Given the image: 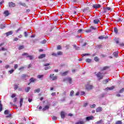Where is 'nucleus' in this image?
<instances>
[{"instance_id": "nucleus-1", "label": "nucleus", "mask_w": 124, "mask_h": 124, "mask_svg": "<svg viewBox=\"0 0 124 124\" xmlns=\"http://www.w3.org/2000/svg\"><path fill=\"white\" fill-rule=\"evenodd\" d=\"M96 76L97 78H98L99 80H101V79H103V77H104V73L99 72L96 74Z\"/></svg>"}, {"instance_id": "nucleus-2", "label": "nucleus", "mask_w": 124, "mask_h": 124, "mask_svg": "<svg viewBox=\"0 0 124 124\" xmlns=\"http://www.w3.org/2000/svg\"><path fill=\"white\" fill-rule=\"evenodd\" d=\"M93 88V86L90 84H87L86 86V89H87L88 91L92 90Z\"/></svg>"}, {"instance_id": "nucleus-3", "label": "nucleus", "mask_w": 124, "mask_h": 124, "mask_svg": "<svg viewBox=\"0 0 124 124\" xmlns=\"http://www.w3.org/2000/svg\"><path fill=\"white\" fill-rule=\"evenodd\" d=\"M63 82H65V81H68L70 84L72 83V79L71 78H66L63 80Z\"/></svg>"}, {"instance_id": "nucleus-4", "label": "nucleus", "mask_w": 124, "mask_h": 124, "mask_svg": "<svg viewBox=\"0 0 124 124\" xmlns=\"http://www.w3.org/2000/svg\"><path fill=\"white\" fill-rule=\"evenodd\" d=\"M93 7L95 9H97L98 8H100V7H101V5L99 4H95L93 5Z\"/></svg>"}, {"instance_id": "nucleus-5", "label": "nucleus", "mask_w": 124, "mask_h": 124, "mask_svg": "<svg viewBox=\"0 0 124 124\" xmlns=\"http://www.w3.org/2000/svg\"><path fill=\"white\" fill-rule=\"evenodd\" d=\"M100 22V18H95L93 20L94 24H97Z\"/></svg>"}, {"instance_id": "nucleus-6", "label": "nucleus", "mask_w": 124, "mask_h": 124, "mask_svg": "<svg viewBox=\"0 0 124 124\" xmlns=\"http://www.w3.org/2000/svg\"><path fill=\"white\" fill-rule=\"evenodd\" d=\"M9 6L10 7H15V6H16V4H15V3L12 2L9 3Z\"/></svg>"}, {"instance_id": "nucleus-7", "label": "nucleus", "mask_w": 124, "mask_h": 124, "mask_svg": "<svg viewBox=\"0 0 124 124\" xmlns=\"http://www.w3.org/2000/svg\"><path fill=\"white\" fill-rule=\"evenodd\" d=\"M101 111H102V108L100 107H99L96 109V112H97L98 113L99 112H101Z\"/></svg>"}, {"instance_id": "nucleus-8", "label": "nucleus", "mask_w": 124, "mask_h": 124, "mask_svg": "<svg viewBox=\"0 0 124 124\" xmlns=\"http://www.w3.org/2000/svg\"><path fill=\"white\" fill-rule=\"evenodd\" d=\"M61 118L62 119H64V117H65V113L63 111H62L61 113Z\"/></svg>"}, {"instance_id": "nucleus-9", "label": "nucleus", "mask_w": 124, "mask_h": 124, "mask_svg": "<svg viewBox=\"0 0 124 124\" xmlns=\"http://www.w3.org/2000/svg\"><path fill=\"white\" fill-rule=\"evenodd\" d=\"M13 33V31H9L8 32L6 33V35L7 36H9V35H11Z\"/></svg>"}, {"instance_id": "nucleus-10", "label": "nucleus", "mask_w": 124, "mask_h": 124, "mask_svg": "<svg viewBox=\"0 0 124 124\" xmlns=\"http://www.w3.org/2000/svg\"><path fill=\"white\" fill-rule=\"evenodd\" d=\"M69 71H67L66 72H64V73H61V76H65L66 75H67Z\"/></svg>"}, {"instance_id": "nucleus-11", "label": "nucleus", "mask_w": 124, "mask_h": 124, "mask_svg": "<svg viewBox=\"0 0 124 124\" xmlns=\"http://www.w3.org/2000/svg\"><path fill=\"white\" fill-rule=\"evenodd\" d=\"M91 120H93V116H88L86 117V121H91Z\"/></svg>"}, {"instance_id": "nucleus-12", "label": "nucleus", "mask_w": 124, "mask_h": 124, "mask_svg": "<svg viewBox=\"0 0 124 124\" xmlns=\"http://www.w3.org/2000/svg\"><path fill=\"white\" fill-rule=\"evenodd\" d=\"M113 55L115 58H118V57H119V53L118 52H114L113 53Z\"/></svg>"}, {"instance_id": "nucleus-13", "label": "nucleus", "mask_w": 124, "mask_h": 124, "mask_svg": "<svg viewBox=\"0 0 124 124\" xmlns=\"http://www.w3.org/2000/svg\"><path fill=\"white\" fill-rule=\"evenodd\" d=\"M45 57H46V54H41V55H40L38 58L39 59H43V58H45Z\"/></svg>"}, {"instance_id": "nucleus-14", "label": "nucleus", "mask_w": 124, "mask_h": 124, "mask_svg": "<svg viewBox=\"0 0 124 124\" xmlns=\"http://www.w3.org/2000/svg\"><path fill=\"white\" fill-rule=\"evenodd\" d=\"M109 82V79H106L104 80H103V84H104L105 85Z\"/></svg>"}, {"instance_id": "nucleus-15", "label": "nucleus", "mask_w": 124, "mask_h": 124, "mask_svg": "<svg viewBox=\"0 0 124 124\" xmlns=\"http://www.w3.org/2000/svg\"><path fill=\"white\" fill-rule=\"evenodd\" d=\"M19 103H20V107H22V105H23V98H20Z\"/></svg>"}, {"instance_id": "nucleus-16", "label": "nucleus", "mask_w": 124, "mask_h": 124, "mask_svg": "<svg viewBox=\"0 0 124 124\" xmlns=\"http://www.w3.org/2000/svg\"><path fill=\"white\" fill-rule=\"evenodd\" d=\"M114 88H115V87H114V86H111L110 87H108V88H106V91H107L108 90H114Z\"/></svg>"}, {"instance_id": "nucleus-17", "label": "nucleus", "mask_w": 124, "mask_h": 124, "mask_svg": "<svg viewBox=\"0 0 124 124\" xmlns=\"http://www.w3.org/2000/svg\"><path fill=\"white\" fill-rule=\"evenodd\" d=\"M49 106H46L45 107V108H43V111H46V110H48V109H49Z\"/></svg>"}, {"instance_id": "nucleus-18", "label": "nucleus", "mask_w": 124, "mask_h": 124, "mask_svg": "<svg viewBox=\"0 0 124 124\" xmlns=\"http://www.w3.org/2000/svg\"><path fill=\"white\" fill-rule=\"evenodd\" d=\"M4 14L5 15V17H7V16H8L9 15V12L8 11H6L4 12Z\"/></svg>"}, {"instance_id": "nucleus-19", "label": "nucleus", "mask_w": 124, "mask_h": 124, "mask_svg": "<svg viewBox=\"0 0 124 124\" xmlns=\"http://www.w3.org/2000/svg\"><path fill=\"white\" fill-rule=\"evenodd\" d=\"M30 90H31V87H28L27 88H25V91L26 92V93H29Z\"/></svg>"}, {"instance_id": "nucleus-20", "label": "nucleus", "mask_w": 124, "mask_h": 124, "mask_svg": "<svg viewBox=\"0 0 124 124\" xmlns=\"http://www.w3.org/2000/svg\"><path fill=\"white\" fill-rule=\"evenodd\" d=\"M37 77L38 79H42L44 77V75H38Z\"/></svg>"}, {"instance_id": "nucleus-21", "label": "nucleus", "mask_w": 124, "mask_h": 124, "mask_svg": "<svg viewBox=\"0 0 124 124\" xmlns=\"http://www.w3.org/2000/svg\"><path fill=\"white\" fill-rule=\"evenodd\" d=\"M85 124V122H84L83 121H78L77 123H76L75 124Z\"/></svg>"}, {"instance_id": "nucleus-22", "label": "nucleus", "mask_w": 124, "mask_h": 124, "mask_svg": "<svg viewBox=\"0 0 124 124\" xmlns=\"http://www.w3.org/2000/svg\"><path fill=\"white\" fill-rule=\"evenodd\" d=\"M5 28V25L4 24H0V29H3Z\"/></svg>"}, {"instance_id": "nucleus-23", "label": "nucleus", "mask_w": 124, "mask_h": 124, "mask_svg": "<svg viewBox=\"0 0 124 124\" xmlns=\"http://www.w3.org/2000/svg\"><path fill=\"white\" fill-rule=\"evenodd\" d=\"M114 31V32H115V33H118V32H119V30H118V28L115 27Z\"/></svg>"}, {"instance_id": "nucleus-24", "label": "nucleus", "mask_w": 124, "mask_h": 124, "mask_svg": "<svg viewBox=\"0 0 124 124\" xmlns=\"http://www.w3.org/2000/svg\"><path fill=\"white\" fill-rule=\"evenodd\" d=\"M40 92V89L38 88L37 89H36L34 91V93H39Z\"/></svg>"}, {"instance_id": "nucleus-25", "label": "nucleus", "mask_w": 124, "mask_h": 124, "mask_svg": "<svg viewBox=\"0 0 124 124\" xmlns=\"http://www.w3.org/2000/svg\"><path fill=\"white\" fill-rule=\"evenodd\" d=\"M9 112H10L9 110L7 109V110L4 111V114L5 115H8V114H9Z\"/></svg>"}, {"instance_id": "nucleus-26", "label": "nucleus", "mask_w": 124, "mask_h": 124, "mask_svg": "<svg viewBox=\"0 0 124 124\" xmlns=\"http://www.w3.org/2000/svg\"><path fill=\"white\" fill-rule=\"evenodd\" d=\"M108 68H109V67L108 66H105L103 68V69H102V70H106L107 69H108Z\"/></svg>"}, {"instance_id": "nucleus-27", "label": "nucleus", "mask_w": 124, "mask_h": 124, "mask_svg": "<svg viewBox=\"0 0 124 124\" xmlns=\"http://www.w3.org/2000/svg\"><path fill=\"white\" fill-rule=\"evenodd\" d=\"M73 94H74V91L72 90L70 93V96H73Z\"/></svg>"}, {"instance_id": "nucleus-28", "label": "nucleus", "mask_w": 124, "mask_h": 124, "mask_svg": "<svg viewBox=\"0 0 124 124\" xmlns=\"http://www.w3.org/2000/svg\"><path fill=\"white\" fill-rule=\"evenodd\" d=\"M57 78H58V77L57 76H55L52 77L51 79L52 80V81H55V80H57Z\"/></svg>"}, {"instance_id": "nucleus-29", "label": "nucleus", "mask_w": 124, "mask_h": 124, "mask_svg": "<svg viewBox=\"0 0 124 124\" xmlns=\"http://www.w3.org/2000/svg\"><path fill=\"white\" fill-rule=\"evenodd\" d=\"M27 58H29V60H33V56L29 55V56H27Z\"/></svg>"}, {"instance_id": "nucleus-30", "label": "nucleus", "mask_w": 124, "mask_h": 124, "mask_svg": "<svg viewBox=\"0 0 124 124\" xmlns=\"http://www.w3.org/2000/svg\"><path fill=\"white\" fill-rule=\"evenodd\" d=\"M62 51H58L57 52V56H62Z\"/></svg>"}, {"instance_id": "nucleus-31", "label": "nucleus", "mask_w": 124, "mask_h": 124, "mask_svg": "<svg viewBox=\"0 0 124 124\" xmlns=\"http://www.w3.org/2000/svg\"><path fill=\"white\" fill-rule=\"evenodd\" d=\"M24 46H20L18 47V50H22V49H24Z\"/></svg>"}, {"instance_id": "nucleus-32", "label": "nucleus", "mask_w": 124, "mask_h": 124, "mask_svg": "<svg viewBox=\"0 0 124 124\" xmlns=\"http://www.w3.org/2000/svg\"><path fill=\"white\" fill-rule=\"evenodd\" d=\"M94 60L95 62H98V61H99V59L98 58V57H95L94 58Z\"/></svg>"}, {"instance_id": "nucleus-33", "label": "nucleus", "mask_w": 124, "mask_h": 124, "mask_svg": "<svg viewBox=\"0 0 124 124\" xmlns=\"http://www.w3.org/2000/svg\"><path fill=\"white\" fill-rule=\"evenodd\" d=\"M18 100V98L17 97H15L13 100V102L15 103L16 102H17V101Z\"/></svg>"}, {"instance_id": "nucleus-34", "label": "nucleus", "mask_w": 124, "mask_h": 124, "mask_svg": "<svg viewBox=\"0 0 124 124\" xmlns=\"http://www.w3.org/2000/svg\"><path fill=\"white\" fill-rule=\"evenodd\" d=\"M35 81H36V80L33 78H32L30 79V82H34Z\"/></svg>"}, {"instance_id": "nucleus-35", "label": "nucleus", "mask_w": 124, "mask_h": 124, "mask_svg": "<svg viewBox=\"0 0 124 124\" xmlns=\"http://www.w3.org/2000/svg\"><path fill=\"white\" fill-rule=\"evenodd\" d=\"M115 40L116 43L117 44H119V38H115Z\"/></svg>"}, {"instance_id": "nucleus-36", "label": "nucleus", "mask_w": 124, "mask_h": 124, "mask_svg": "<svg viewBox=\"0 0 124 124\" xmlns=\"http://www.w3.org/2000/svg\"><path fill=\"white\" fill-rule=\"evenodd\" d=\"M102 124V120H101L96 122V124Z\"/></svg>"}, {"instance_id": "nucleus-37", "label": "nucleus", "mask_w": 124, "mask_h": 124, "mask_svg": "<svg viewBox=\"0 0 124 124\" xmlns=\"http://www.w3.org/2000/svg\"><path fill=\"white\" fill-rule=\"evenodd\" d=\"M99 39H103V38H105L104 35H101L98 37Z\"/></svg>"}, {"instance_id": "nucleus-38", "label": "nucleus", "mask_w": 124, "mask_h": 124, "mask_svg": "<svg viewBox=\"0 0 124 124\" xmlns=\"http://www.w3.org/2000/svg\"><path fill=\"white\" fill-rule=\"evenodd\" d=\"M0 51H7V49L4 48V47H2L1 49H0Z\"/></svg>"}, {"instance_id": "nucleus-39", "label": "nucleus", "mask_w": 124, "mask_h": 124, "mask_svg": "<svg viewBox=\"0 0 124 124\" xmlns=\"http://www.w3.org/2000/svg\"><path fill=\"white\" fill-rule=\"evenodd\" d=\"M86 62H92V60H91L90 59H87L86 60Z\"/></svg>"}, {"instance_id": "nucleus-40", "label": "nucleus", "mask_w": 124, "mask_h": 124, "mask_svg": "<svg viewBox=\"0 0 124 124\" xmlns=\"http://www.w3.org/2000/svg\"><path fill=\"white\" fill-rule=\"evenodd\" d=\"M51 69V67L50 66L46 67L45 68V70H48V69Z\"/></svg>"}, {"instance_id": "nucleus-41", "label": "nucleus", "mask_w": 124, "mask_h": 124, "mask_svg": "<svg viewBox=\"0 0 124 124\" xmlns=\"http://www.w3.org/2000/svg\"><path fill=\"white\" fill-rule=\"evenodd\" d=\"M115 124H122V121H118L116 122Z\"/></svg>"}, {"instance_id": "nucleus-42", "label": "nucleus", "mask_w": 124, "mask_h": 124, "mask_svg": "<svg viewBox=\"0 0 124 124\" xmlns=\"http://www.w3.org/2000/svg\"><path fill=\"white\" fill-rule=\"evenodd\" d=\"M41 43L42 44H45V43H46V40H44L42 41L41 42Z\"/></svg>"}, {"instance_id": "nucleus-43", "label": "nucleus", "mask_w": 124, "mask_h": 124, "mask_svg": "<svg viewBox=\"0 0 124 124\" xmlns=\"http://www.w3.org/2000/svg\"><path fill=\"white\" fill-rule=\"evenodd\" d=\"M95 107V104H93L90 105V108H94Z\"/></svg>"}, {"instance_id": "nucleus-44", "label": "nucleus", "mask_w": 124, "mask_h": 124, "mask_svg": "<svg viewBox=\"0 0 124 124\" xmlns=\"http://www.w3.org/2000/svg\"><path fill=\"white\" fill-rule=\"evenodd\" d=\"M22 56H26V57H29V54L27 53H24L22 54Z\"/></svg>"}, {"instance_id": "nucleus-45", "label": "nucleus", "mask_w": 124, "mask_h": 124, "mask_svg": "<svg viewBox=\"0 0 124 124\" xmlns=\"http://www.w3.org/2000/svg\"><path fill=\"white\" fill-rule=\"evenodd\" d=\"M14 68H15V69H17L18 68V64H15Z\"/></svg>"}, {"instance_id": "nucleus-46", "label": "nucleus", "mask_w": 124, "mask_h": 124, "mask_svg": "<svg viewBox=\"0 0 124 124\" xmlns=\"http://www.w3.org/2000/svg\"><path fill=\"white\" fill-rule=\"evenodd\" d=\"M25 68V67H24V66H22V67H21L20 68H19V69H18V70H24V69Z\"/></svg>"}, {"instance_id": "nucleus-47", "label": "nucleus", "mask_w": 124, "mask_h": 124, "mask_svg": "<svg viewBox=\"0 0 124 124\" xmlns=\"http://www.w3.org/2000/svg\"><path fill=\"white\" fill-rule=\"evenodd\" d=\"M16 94H15V93H14V94H13L11 95L12 98H14V97H16Z\"/></svg>"}, {"instance_id": "nucleus-48", "label": "nucleus", "mask_w": 124, "mask_h": 124, "mask_svg": "<svg viewBox=\"0 0 124 124\" xmlns=\"http://www.w3.org/2000/svg\"><path fill=\"white\" fill-rule=\"evenodd\" d=\"M14 71H15V70L12 69V70H10L9 72L10 73V74H12V73H13Z\"/></svg>"}, {"instance_id": "nucleus-49", "label": "nucleus", "mask_w": 124, "mask_h": 124, "mask_svg": "<svg viewBox=\"0 0 124 124\" xmlns=\"http://www.w3.org/2000/svg\"><path fill=\"white\" fill-rule=\"evenodd\" d=\"M88 104H89L88 103H85L83 104V107H87V106H88Z\"/></svg>"}, {"instance_id": "nucleus-50", "label": "nucleus", "mask_w": 124, "mask_h": 124, "mask_svg": "<svg viewBox=\"0 0 124 124\" xmlns=\"http://www.w3.org/2000/svg\"><path fill=\"white\" fill-rule=\"evenodd\" d=\"M52 56H54L55 57H58V54L55 53H52Z\"/></svg>"}, {"instance_id": "nucleus-51", "label": "nucleus", "mask_w": 124, "mask_h": 124, "mask_svg": "<svg viewBox=\"0 0 124 124\" xmlns=\"http://www.w3.org/2000/svg\"><path fill=\"white\" fill-rule=\"evenodd\" d=\"M12 114H10L9 115L6 116V118H11Z\"/></svg>"}, {"instance_id": "nucleus-52", "label": "nucleus", "mask_w": 124, "mask_h": 124, "mask_svg": "<svg viewBox=\"0 0 124 124\" xmlns=\"http://www.w3.org/2000/svg\"><path fill=\"white\" fill-rule=\"evenodd\" d=\"M124 88H122L120 91H119V93H124Z\"/></svg>"}, {"instance_id": "nucleus-53", "label": "nucleus", "mask_w": 124, "mask_h": 124, "mask_svg": "<svg viewBox=\"0 0 124 124\" xmlns=\"http://www.w3.org/2000/svg\"><path fill=\"white\" fill-rule=\"evenodd\" d=\"M83 57L85 56H90V54L89 53H85V54H82Z\"/></svg>"}, {"instance_id": "nucleus-54", "label": "nucleus", "mask_w": 124, "mask_h": 124, "mask_svg": "<svg viewBox=\"0 0 124 124\" xmlns=\"http://www.w3.org/2000/svg\"><path fill=\"white\" fill-rule=\"evenodd\" d=\"M82 31H83V30L79 29V30H78V33H80V32H82Z\"/></svg>"}, {"instance_id": "nucleus-55", "label": "nucleus", "mask_w": 124, "mask_h": 124, "mask_svg": "<svg viewBox=\"0 0 124 124\" xmlns=\"http://www.w3.org/2000/svg\"><path fill=\"white\" fill-rule=\"evenodd\" d=\"M86 32H92V30L89 29V30H86Z\"/></svg>"}, {"instance_id": "nucleus-56", "label": "nucleus", "mask_w": 124, "mask_h": 124, "mask_svg": "<svg viewBox=\"0 0 124 124\" xmlns=\"http://www.w3.org/2000/svg\"><path fill=\"white\" fill-rule=\"evenodd\" d=\"M50 65V63H46L44 64V66H49Z\"/></svg>"}, {"instance_id": "nucleus-57", "label": "nucleus", "mask_w": 124, "mask_h": 124, "mask_svg": "<svg viewBox=\"0 0 124 124\" xmlns=\"http://www.w3.org/2000/svg\"><path fill=\"white\" fill-rule=\"evenodd\" d=\"M57 119H58V118L56 116H53L52 117V119L54 120L55 121H56V120H57Z\"/></svg>"}, {"instance_id": "nucleus-58", "label": "nucleus", "mask_w": 124, "mask_h": 124, "mask_svg": "<svg viewBox=\"0 0 124 124\" xmlns=\"http://www.w3.org/2000/svg\"><path fill=\"white\" fill-rule=\"evenodd\" d=\"M20 4L21 5H22V6H26V3H20Z\"/></svg>"}, {"instance_id": "nucleus-59", "label": "nucleus", "mask_w": 124, "mask_h": 124, "mask_svg": "<svg viewBox=\"0 0 124 124\" xmlns=\"http://www.w3.org/2000/svg\"><path fill=\"white\" fill-rule=\"evenodd\" d=\"M91 30H96V28L93 27V26H91Z\"/></svg>"}, {"instance_id": "nucleus-60", "label": "nucleus", "mask_w": 124, "mask_h": 124, "mask_svg": "<svg viewBox=\"0 0 124 124\" xmlns=\"http://www.w3.org/2000/svg\"><path fill=\"white\" fill-rule=\"evenodd\" d=\"M9 67H10L9 65H6L5 66V68H6V69H7V68H9Z\"/></svg>"}, {"instance_id": "nucleus-61", "label": "nucleus", "mask_w": 124, "mask_h": 124, "mask_svg": "<svg viewBox=\"0 0 124 124\" xmlns=\"http://www.w3.org/2000/svg\"><path fill=\"white\" fill-rule=\"evenodd\" d=\"M54 74H51L49 76L50 79H52V77H54Z\"/></svg>"}, {"instance_id": "nucleus-62", "label": "nucleus", "mask_w": 124, "mask_h": 124, "mask_svg": "<svg viewBox=\"0 0 124 124\" xmlns=\"http://www.w3.org/2000/svg\"><path fill=\"white\" fill-rule=\"evenodd\" d=\"M57 49H58V50H60V49H62V47L61 46H57Z\"/></svg>"}, {"instance_id": "nucleus-63", "label": "nucleus", "mask_w": 124, "mask_h": 124, "mask_svg": "<svg viewBox=\"0 0 124 124\" xmlns=\"http://www.w3.org/2000/svg\"><path fill=\"white\" fill-rule=\"evenodd\" d=\"M24 35H25V37H27V36H28V33H27V32H25Z\"/></svg>"}, {"instance_id": "nucleus-64", "label": "nucleus", "mask_w": 124, "mask_h": 124, "mask_svg": "<svg viewBox=\"0 0 124 124\" xmlns=\"http://www.w3.org/2000/svg\"><path fill=\"white\" fill-rule=\"evenodd\" d=\"M2 111V106H0V112Z\"/></svg>"}]
</instances>
